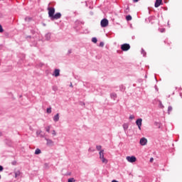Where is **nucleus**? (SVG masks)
<instances>
[{
	"instance_id": "f257e3e1",
	"label": "nucleus",
	"mask_w": 182,
	"mask_h": 182,
	"mask_svg": "<svg viewBox=\"0 0 182 182\" xmlns=\"http://www.w3.org/2000/svg\"><path fill=\"white\" fill-rule=\"evenodd\" d=\"M48 16L52 21L55 19H60V18L62 17V14L60 13H56L55 14V8L53 7H48Z\"/></svg>"
},
{
	"instance_id": "f03ea898",
	"label": "nucleus",
	"mask_w": 182,
	"mask_h": 182,
	"mask_svg": "<svg viewBox=\"0 0 182 182\" xmlns=\"http://www.w3.org/2000/svg\"><path fill=\"white\" fill-rule=\"evenodd\" d=\"M100 160H102V163H104L105 164H107V159L106 158H105V151L104 150H101L100 151Z\"/></svg>"
},
{
	"instance_id": "7ed1b4c3",
	"label": "nucleus",
	"mask_w": 182,
	"mask_h": 182,
	"mask_svg": "<svg viewBox=\"0 0 182 182\" xmlns=\"http://www.w3.org/2000/svg\"><path fill=\"white\" fill-rule=\"evenodd\" d=\"M100 25L102 28H106L107 26H109V20L107 18H104L101 21Z\"/></svg>"
},
{
	"instance_id": "20e7f679",
	"label": "nucleus",
	"mask_w": 182,
	"mask_h": 182,
	"mask_svg": "<svg viewBox=\"0 0 182 182\" xmlns=\"http://www.w3.org/2000/svg\"><path fill=\"white\" fill-rule=\"evenodd\" d=\"M121 49L124 52H127L130 49V44L124 43L121 46Z\"/></svg>"
},
{
	"instance_id": "39448f33",
	"label": "nucleus",
	"mask_w": 182,
	"mask_h": 182,
	"mask_svg": "<svg viewBox=\"0 0 182 182\" xmlns=\"http://www.w3.org/2000/svg\"><path fill=\"white\" fill-rule=\"evenodd\" d=\"M126 159L129 163H136V161H137V159L134 156H127Z\"/></svg>"
},
{
	"instance_id": "423d86ee",
	"label": "nucleus",
	"mask_w": 182,
	"mask_h": 182,
	"mask_svg": "<svg viewBox=\"0 0 182 182\" xmlns=\"http://www.w3.org/2000/svg\"><path fill=\"white\" fill-rule=\"evenodd\" d=\"M140 144L141 146H146V144H147V139L146 138H141L140 139Z\"/></svg>"
},
{
	"instance_id": "0eeeda50",
	"label": "nucleus",
	"mask_w": 182,
	"mask_h": 182,
	"mask_svg": "<svg viewBox=\"0 0 182 182\" xmlns=\"http://www.w3.org/2000/svg\"><path fill=\"white\" fill-rule=\"evenodd\" d=\"M162 2H163V0H156L155 8H159V6L161 5Z\"/></svg>"
},
{
	"instance_id": "6e6552de",
	"label": "nucleus",
	"mask_w": 182,
	"mask_h": 182,
	"mask_svg": "<svg viewBox=\"0 0 182 182\" xmlns=\"http://www.w3.org/2000/svg\"><path fill=\"white\" fill-rule=\"evenodd\" d=\"M60 75V70L59 69H55L54 70V74L53 75L55 77H58V76H59Z\"/></svg>"
},
{
	"instance_id": "1a4fd4ad",
	"label": "nucleus",
	"mask_w": 182,
	"mask_h": 182,
	"mask_svg": "<svg viewBox=\"0 0 182 182\" xmlns=\"http://www.w3.org/2000/svg\"><path fill=\"white\" fill-rule=\"evenodd\" d=\"M141 122H142V119H139L136 120V123L139 129V130L141 129Z\"/></svg>"
},
{
	"instance_id": "9d476101",
	"label": "nucleus",
	"mask_w": 182,
	"mask_h": 182,
	"mask_svg": "<svg viewBox=\"0 0 182 182\" xmlns=\"http://www.w3.org/2000/svg\"><path fill=\"white\" fill-rule=\"evenodd\" d=\"M112 99H114V100L117 97V94L116 93H112L111 94Z\"/></svg>"
},
{
	"instance_id": "9b49d317",
	"label": "nucleus",
	"mask_w": 182,
	"mask_h": 182,
	"mask_svg": "<svg viewBox=\"0 0 182 182\" xmlns=\"http://www.w3.org/2000/svg\"><path fill=\"white\" fill-rule=\"evenodd\" d=\"M53 120H54V122H58V120H59V115H55L53 117Z\"/></svg>"
},
{
	"instance_id": "f8f14e48",
	"label": "nucleus",
	"mask_w": 182,
	"mask_h": 182,
	"mask_svg": "<svg viewBox=\"0 0 182 182\" xmlns=\"http://www.w3.org/2000/svg\"><path fill=\"white\" fill-rule=\"evenodd\" d=\"M47 144L50 146V144H53V141L52 140H47Z\"/></svg>"
},
{
	"instance_id": "ddd939ff",
	"label": "nucleus",
	"mask_w": 182,
	"mask_h": 182,
	"mask_svg": "<svg viewBox=\"0 0 182 182\" xmlns=\"http://www.w3.org/2000/svg\"><path fill=\"white\" fill-rule=\"evenodd\" d=\"M92 42H93V43H97V38H92Z\"/></svg>"
},
{
	"instance_id": "4468645a",
	"label": "nucleus",
	"mask_w": 182,
	"mask_h": 182,
	"mask_svg": "<svg viewBox=\"0 0 182 182\" xmlns=\"http://www.w3.org/2000/svg\"><path fill=\"white\" fill-rule=\"evenodd\" d=\"M126 19H127V21H132V16H130V15L127 16Z\"/></svg>"
},
{
	"instance_id": "2eb2a0df",
	"label": "nucleus",
	"mask_w": 182,
	"mask_h": 182,
	"mask_svg": "<svg viewBox=\"0 0 182 182\" xmlns=\"http://www.w3.org/2000/svg\"><path fill=\"white\" fill-rule=\"evenodd\" d=\"M172 110H173V107H168V114L171 113V111H172Z\"/></svg>"
},
{
	"instance_id": "dca6fc26",
	"label": "nucleus",
	"mask_w": 182,
	"mask_h": 182,
	"mask_svg": "<svg viewBox=\"0 0 182 182\" xmlns=\"http://www.w3.org/2000/svg\"><path fill=\"white\" fill-rule=\"evenodd\" d=\"M35 154H41V149H37L36 150V151H35Z\"/></svg>"
},
{
	"instance_id": "f3484780",
	"label": "nucleus",
	"mask_w": 182,
	"mask_h": 182,
	"mask_svg": "<svg viewBox=\"0 0 182 182\" xmlns=\"http://www.w3.org/2000/svg\"><path fill=\"white\" fill-rule=\"evenodd\" d=\"M47 113H48V114L52 113V108H48Z\"/></svg>"
},
{
	"instance_id": "a211bd4d",
	"label": "nucleus",
	"mask_w": 182,
	"mask_h": 182,
	"mask_svg": "<svg viewBox=\"0 0 182 182\" xmlns=\"http://www.w3.org/2000/svg\"><path fill=\"white\" fill-rule=\"evenodd\" d=\"M97 150L102 151V146H97Z\"/></svg>"
},
{
	"instance_id": "6ab92c4d",
	"label": "nucleus",
	"mask_w": 182,
	"mask_h": 182,
	"mask_svg": "<svg viewBox=\"0 0 182 182\" xmlns=\"http://www.w3.org/2000/svg\"><path fill=\"white\" fill-rule=\"evenodd\" d=\"M4 32V28H2V25L0 24V33H2Z\"/></svg>"
},
{
	"instance_id": "aec40b11",
	"label": "nucleus",
	"mask_w": 182,
	"mask_h": 182,
	"mask_svg": "<svg viewBox=\"0 0 182 182\" xmlns=\"http://www.w3.org/2000/svg\"><path fill=\"white\" fill-rule=\"evenodd\" d=\"M100 46L101 48H103V46H105V43L101 42V43H100Z\"/></svg>"
},
{
	"instance_id": "412c9836",
	"label": "nucleus",
	"mask_w": 182,
	"mask_h": 182,
	"mask_svg": "<svg viewBox=\"0 0 182 182\" xmlns=\"http://www.w3.org/2000/svg\"><path fill=\"white\" fill-rule=\"evenodd\" d=\"M124 129L127 130V129H129V126L127 124H124Z\"/></svg>"
},
{
	"instance_id": "4be33fe9",
	"label": "nucleus",
	"mask_w": 182,
	"mask_h": 182,
	"mask_svg": "<svg viewBox=\"0 0 182 182\" xmlns=\"http://www.w3.org/2000/svg\"><path fill=\"white\" fill-rule=\"evenodd\" d=\"M160 32H161V33L166 32V28H161Z\"/></svg>"
},
{
	"instance_id": "5701e85b",
	"label": "nucleus",
	"mask_w": 182,
	"mask_h": 182,
	"mask_svg": "<svg viewBox=\"0 0 182 182\" xmlns=\"http://www.w3.org/2000/svg\"><path fill=\"white\" fill-rule=\"evenodd\" d=\"M46 132H49L50 130V127H47L46 128Z\"/></svg>"
},
{
	"instance_id": "b1692460",
	"label": "nucleus",
	"mask_w": 182,
	"mask_h": 182,
	"mask_svg": "<svg viewBox=\"0 0 182 182\" xmlns=\"http://www.w3.org/2000/svg\"><path fill=\"white\" fill-rule=\"evenodd\" d=\"M75 179L74 178H70L68 179V182H74Z\"/></svg>"
},
{
	"instance_id": "393cba45",
	"label": "nucleus",
	"mask_w": 182,
	"mask_h": 182,
	"mask_svg": "<svg viewBox=\"0 0 182 182\" xmlns=\"http://www.w3.org/2000/svg\"><path fill=\"white\" fill-rule=\"evenodd\" d=\"M4 170V167H2V166H0V171H3Z\"/></svg>"
},
{
	"instance_id": "a878e982",
	"label": "nucleus",
	"mask_w": 182,
	"mask_h": 182,
	"mask_svg": "<svg viewBox=\"0 0 182 182\" xmlns=\"http://www.w3.org/2000/svg\"><path fill=\"white\" fill-rule=\"evenodd\" d=\"M19 174H21V173H19V172L16 173V177H18V176H19Z\"/></svg>"
},
{
	"instance_id": "bb28decb",
	"label": "nucleus",
	"mask_w": 182,
	"mask_h": 182,
	"mask_svg": "<svg viewBox=\"0 0 182 182\" xmlns=\"http://www.w3.org/2000/svg\"><path fill=\"white\" fill-rule=\"evenodd\" d=\"M134 2H139V0H133Z\"/></svg>"
},
{
	"instance_id": "cd10ccee",
	"label": "nucleus",
	"mask_w": 182,
	"mask_h": 182,
	"mask_svg": "<svg viewBox=\"0 0 182 182\" xmlns=\"http://www.w3.org/2000/svg\"><path fill=\"white\" fill-rule=\"evenodd\" d=\"M53 134H54V136L56 135V132H55V131H53Z\"/></svg>"
},
{
	"instance_id": "c85d7f7f",
	"label": "nucleus",
	"mask_w": 182,
	"mask_h": 182,
	"mask_svg": "<svg viewBox=\"0 0 182 182\" xmlns=\"http://www.w3.org/2000/svg\"><path fill=\"white\" fill-rule=\"evenodd\" d=\"M71 87H73V85H72V84L70 85Z\"/></svg>"
},
{
	"instance_id": "c756f323",
	"label": "nucleus",
	"mask_w": 182,
	"mask_h": 182,
	"mask_svg": "<svg viewBox=\"0 0 182 182\" xmlns=\"http://www.w3.org/2000/svg\"><path fill=\"white\" fill-rule=\"evenodd\" d=\"M151 161H153V159H151Z\"/></svg>"
},
{
	"instance_id": "7c9ffc66",
	"label": "nucleus",
	"mask_w": 182,
	"mask_h": 182,
	"mask_svg": "<svg viewBox=\"0 0 182 182\" xmlns=\"http://www.w3.org/2000/svg\"><path fill=\"white\" fill-rule=\"evenodd\" d=\"M0 178H1V176H0Z\"/></svg>"
}]
</instances>
